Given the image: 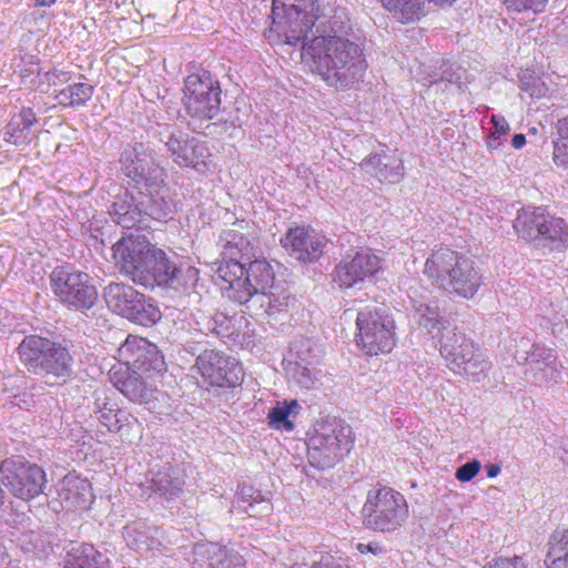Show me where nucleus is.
I'll return each mask as SVG.
<instances>
[{"instance_id":"nucleus-1","label":"nucleus","mask_w":568,"mask_h":568,"mask_svg":"<svg viewBox=\"0 0 568 568\" xmlns=\"http://www.w3.org/2000/svg\"><path fill=\"white\" fill-rule=\"evenodd\" d=\"M301 55L310 71L335 91L356 87L368 68L363 49L346 37L345 22L336 14L304 42Z\"/></svg>"},{"instance_id":"nucleus-2","label":"nucleus","mask_w":568,"mask_h":568,"mask_svg":"<svg viewBox=\"0 0 568 568\" xmlns=\"http://www.w3.org/2000/svg\"><path fill=\"white\" fill-rule=\"evenodd\" d=\"M252 241L237 231H230L224 245V258L217 268L222 290L237 304H246L253 297L267 298L275 282V271L266 258H254Z\"/></svg>"},{"instance_id":"nucleus-3","label":"nucleus","mask_w":568,"mask_h":568,"mask_svg":"<svg viewBox=\"0 0 568 568\" xmlns=\"http://www.w3.org/2000/svg\"><path fill=\"white\" fill-rule=\"evenodd\" d=\"M425 276L449 294L471 298L483 284V275L474 258L448 245L435 247L424 264Z\"/></svg>"},{"instance_id":"nucleus-4","label":"nucleus","mask_w":568,"mask_h":568,"mask_svg":"<svg viewBox=\"0 0 568 568\" xmlns=\"http://www.w3.org/2000/svg\"><path fill=\"white\" fill-rule=\"evenodd\" d=\"M321 14L317 0H273L272 24L265 37L272 45L296 44Z\"/></svg>"},{"instance_id":"nucleus-5","label":"nucleus","mask_w":568,"mask_h":568,"mask_svg":"<svg viewBox=\"0 0 568 568\" xmlns=\"http://www.w3.org/2000/svg\"><path fill=\"white\" fill-rule=\"evenodd\" d=\"M361 513L366 528L378 532H393L407 520L409 506L398 490L386 485H376L367 491Z\"/></svg>"},{"instance_id":"nucleus-6","label":"nucleus","mask_w":568,"mask_h":568,"mask_svg":"<svg viewBox=\"0 0 568 568\" xmlns=\"http://www.w3.org/2000/svg\"><path fill=\"white\" fill-rule=\"evenodd\" d=\"M397 341L395 320L384 308L366 306L357 313L354 342L365 356L387 355Z\"/></svg>"},{"instance_id":"nucleus-7","label":"nucleus","mask_w":568,"mask_h":568,"mask_svg":"<svg viewBox=\"0 0 568 568\" xmlns=\"http://www.w3.org/2000/svg\"><path fill=\"white\" fill-rule=\"evenodd\" d=\"M514 229L526 241L541 240L551 248L568 247V223L542 206H528L518 211Z\"/></svg>"},{"instance_id":"nucleus-8","label":"nucleus","mask_w":568,"mask_h":568,"mask_svg":"<svg viewBox=\"0 0 568 568\" xmlns=\"http://www.w3.org/2000/svg\"><path fill=\"white\" fill-rule=\"evenodd\" d=\"M221 87L209 71L193 72L184 79L183 105L195 121L214 119L221 111Z\"/></svg>"},{"instance_id":"nucleus-9","label":"nucleus","mask_w":568,"mask_h":568,"mask_svg":"<svg viewBox=\"0 0 568 568\" xmlns=\"http://www.w3.org/2000/svg\"><path fill=\"white\" fill-rule=\"evenodd\" d=\"M104 300L111 311L141 326H153L162 317L159 307L125 283H110L104 288Z\"/></svg>"},{"instance_id":"nucleus-10","label":"nucleus","mask_w":568,"mask_h":568,"mask_svg":"<svg viewBox=\"0 0 568 568\" xmlns=\"http://www.w3.org/2000/svg\"><path fill=\"white\" fill-rule=\"evenodd\" d=\"M0 480L13 497L23 501L39 497L48 481L42 467L18 456L1 462Z\"/></svg>"},{"instance_id":"nucleus-11","label":"nucleus","mask_w":568,"mask_h":568,"mask_svg":"<svg viewBox=\"0 0 568 568\" xmlns=\"http://www.w3.org/2000/svg\"><path fill=\"white\" fill-rule=\"evenodd\" d=\"M50 285L60 303L69 308L89 310L98 300L90 275L69 266L54 267L50 273Z\"/></svg>"},{"instance_id":"nucleus-12","label":"nucleus","mask_w":568,"mask_h":568,"mask_svg":"<svg viewBox=\"0 0 568 568\" xmlns=\"http://www.w3.org/2000/svg\"><path fill=\"white\" fill-rule=\"evenodd\" d=\"M197 280V268L194 266L183 268L175 265L168 254L154 244L138 284L143 286L156 284L178 288L186 286L189 281L195 283Z\"/></svg>"},{"instance_id":"nucleus-13","label":"nucleus","mask_w":568,"mask_h":568,"mask_svg":"<svg viewBox=\"0 0 568 568\" xmlns=\"http://www.w3.org/2000/svg\"><path fill=\"white\" fill-rule=\"evenodd\" d=\"M194 368L207 387L234 388L242 382L243 372L239 362L221 351H202Z\"/></svg>"},{"instance_id":"nucleus-14","label":"nucleus","mask_w":568,"mask_h":568,"mask_svg":"<svg viewBox=\"0 0 568 568\" xmlns=\"http://www.w3.org/2000/svg\"><path fill=\"white\" fill-rule=\"evenodd\" d=\"M383 258L372 248L365 247L347 254L335 266L333 283L341 290H348L383 271Z\"/></svg>"},{"instance_id":"nucleus-15","label":"nucleus","mask_w":568,"mask_h":568,"mask_svg":"<svg viewBox=\"0 0 568 568\" xmlns=\"http://www.w3.org/2000/svg\"><path fill=\"white\" fill-rule=\"evenodd\" d=\"M166 148L173 162L182 169H192L205 174L213 165L214 155L209 142L187 133L171 134Z\"/></svg>"},{"instance_id":"nucleus-16","label":"nucleus","mask_w":568,"mask_h":568,"mask_svg":"<svg viewBox=\"0 0 568 568\" xmlns=\"http://www.w3.org/2000/svg\"><path fill=\"white\" fill-rule=\"evenodd\" d=\"M162 372H140L129 369L122 365H114L110 369V381L113 386L129 400L149 404L155 399L158 393L156 382Z\"/></svg>"},{"instance_id":"nucleus-17","label":"nucleus","mask_w":568,"mask_h":568,"mask_svg":"<svg viewBox=\"0 0 568 568\" xmlns=\"http://www.w3.org/2000/svg\"><path fill=\"white\" fill-rule=\"evenodd\" d=\"M440 354L447 366L456 374L474 376L484 373L489 366L473 342L455 333L443 342Z\"/></svg>"},{"instance_id":"nucleus-18","label":"nucleus","mask_w":568,"mask_h":568,"mask_svg":"<svg viewBox=\"0 0 568 568\" xmlns=\"http://www.w3.org/2000/svg\"><path fill=\"white\" fill-rule=\"evenodd\" d=\"M153 246L144 236H123L112 246L114 265L138 284Z\"/></svg>"},{"instance_id":"nucleus-19","label":"nucleus","mask_w":568,"mask_h":568,"mask_svg":"<svg viewBox=\"0 0 568 568\" xmlns=\"http://www.w3.org/2000/svg\"><path fill=\"white\" fill-rule=\"evenodd\" d=\"M118 365L140 372H162L163 356L159 347L146 338L138 335H128L118 348Z\"/></svg>"},{"instance_id":"nucleus-20","label":"nucleus","mask_w":568,"mask_h":568,"mask_svg":"<svg viewBox=\"0 0 568 568\" xmlns=\"http://www.w3.org/2000/svg\"><path fill=\"white\" fill-rule=\"evenodd\" d=\"M280 243L298 261L314 262L323 255L327 240L310 226L295 225L286 231Z\"/></svg>"},{"instance_id":"nucleus-21","label":"nucleus","mask_w":568,"mask_h":568,"mask_svg":"<svg viewBox=\"0 0 568 568\" xmlns=\"http://www.w3.org/2000/svg\"><path fill=\"white\" fill-rule=\"evenodd\" d=\"M94 415L97 420L109 433L119 434L122 438H129L135 426L140 427L139 419L132 414L121 410L118 403L110 397L97 398L94 402Z\"/></svg>"},{"instance_id":"nucleus-22","label":"nucleus","mask_w":568,"mask_h":568,"mask_svg":"<svg viewBox=\"0 0 568 568\" xmlns=\"http://www.w3.org/2000/svg\"><path fill=\"white\" fill-rule=\"evenodd\" d=\"M59 497L67 510L75 513L89 510L95 499L92 483L74 474H68L62 479Z\"/></svg>"},{"instance_id":"nucleus-23","label":"nucleus","mask_w":568,"mask_h":568,"mask_svg":"<svg viewBox=\"0 0 568 568\" xmlns=\"http://www.w3.org/2000/svg\"><path fill=\"white\" fill-rule=\"evenodd\" d=\"M359 166L381 183L396 184L404 178V162L396 155L369 154Z\"/></svg>"},{"instance_id":"nucleus-24","label":"nucleus","mask_w":568,"mask_h":568,"mask_svg":"<svg viewBox=\"0 0 568 568\" xmlns=\"http://www.w3.org/2000/svg\"><path fill=\"white\" fill-rule=\"evenodd\" d=\"M315 449L323 450L329 459L336 458L343 449L348 450L354 442L352 427L337 423L323 427L322 433L313 437Z\"/></svg>"},{"instance_id":"nucleus-25","label":"nucleus","mask_w":568,"mask_h":568,"mask_svg":"<svg viewBox=\"0 0 568 568\" xmlns=\"http://www.w3.org/2000/svg\"><path fill=\"white\" fill-rule=\"evenodd\" d=\"M38 122L34 110L30 106H23L13 114L4 126V142L16 146L28 145L32 141L30 132L31 126Z\"/></svg>"},{"instance_id":"nucleus-26","label":"nucleus","mask_w":568,"mask_h":568,"mask_svg":"<svg viewBox=\"0 0 568 568\" xmlns=\"http://www.w3.org/2000/svg\"><path fill=\"white\" fill-rule=\"evenodd\" d=\"M53 342L47 337L31 334L26 336L17 348L20 362L29 372L38 373Z\"/></svg>"},{"instance_id":"nucleus-27","label":"nucleus","mask_w":568,"mask_h":568,"mask_svg":"<svg viewBox=\"0 0 568 568\" xmlns=\"http://www.w3.org/2000/svg\"><path fill=\"white\" fill-rule=\"evenodd\" d=\"M73 357L69 348L59 342H53L40 371L57 378L69 376L72 371Z\"/></svg>"},{"instance_id":"nucleus-28","label":"nucleus","mask_w":568,"mask_h":568,"mask_svg":"<svg viewBox=\"0 0 568 568\" xmlns=\"http://www.w3.org/2000/svg\"><path fill=\"white\" fill-rule=\"evenodd\" d=\"M102 554L91 544H74L67 551L63 568H100Z\"/></svg>"},{"instance_id":"nucleus-29","label":"nucleus","mask_w":568,"mask_h":568,"mask_svg":"<svg viewBox=\"0 0 568 568\" xmlns=\"http://www.w3.org/2000/svg\"><path fill=\"white\" fill-rule=\"evenodd\" d=\"M93 92V85L78 82L60 90L55 99L62 106L79 108L84 105L92 98Z\"/></svg>"},{"instance_id":"nucleus-30","label":"nucleus","mask_w":568,"mask_h":568,"mask_svg":"<svg viewBox=\"0 0 568 568\" xmlns=\"http://www.w3.org/2000/svg\"><path fill=\"white\" fill-rule=\"evenodd\" d=\"M124 174L135 182L146 178L148 162L136 149L125 150L120 159Z\"/></svg>"},{"instance_id":"nucleus-31","label":"nucleus","mask_w":568,"mask_h":568,"mask_svg":"<svg viewBox=\"0 0 568 568\" xmlns=\"http://www.w3.org/2000/svg\"><path fill=\"white\" fill-rule=\"evenodd\" d=\"M557 138L552 144V161L557 168L568 171V115L556 124Z\"/></svg>"},{"instance_id":"nucleus-32","label":"nucleus","mask_w":568,"mask_h":568,"mask_svg":"<svg viewBox=\"0 0 568 568\" xmlns=\"http://www.w3.org/2000/svg\"><path fill=\"white\" fill-rule=\"evenodd\" d=\"M298 407L300 404L296 399L278 402L267 415L270 426L275 429L292 432L295 425L290 419V415Z\"/></svg>"},{"instance_id":"nucleus-33","label":"nucleus","mask_w":568,"mask_h":568,"mask_svg":"<svg viewBox=\"0 0 568 568\" xmlns=\"http://www.w3.org/2000/svg\"><path fill=\"white\" fill-rule=\"evenodd\" d=\"M549 0H503L508 13H544Z\"/></svg>"},{"instance_id":"nucleus-34","label":"nucleus","mask_w":568,"mask_h":568,"mask_svg":"<svg viewBox=\"0 0 568 568\" xmlns=\"http://www.w3.org/2000/svg\"><path fill=\"white\" fill-rule=\"evenodd\" d=\"M184 480L171 474H164L156 481L158 490L166 498H172L182 493Z\"/></svg>"},{"instance_id":"nucleus-35","label":"nucleus","mask_w":568,"mask_h":568,"mask_svg":"<svg viewBox=\"0 0 568 568\" xmlns=\"http://www.w3.org/2000/svg\"><path fill=\"white\" fill-rule=\"evenodd\" d=\"M547 567L568 568V551L550 545L547 554Z\"/></svg>"},{"instance_id":"nucleus-36","label":"nucleus","mask_w":568,"mask_h":568,"mask_svg":"<svg viewBox=\"0 0 568 568\" xmlns=\"http://www.w3.org/2000/svg\"><path fill=\"white\" fill-rule=\"evenodd\" d=\"M480 462L474 459L458 467L455 477L460 483L470 481L474 477L478 475V473L480 471Z\"/></svg>"},{"instance_id":"nucleus-37","label":"nucleus","mask_w":568,"mask_h":568,"mask_svg":"<svg viewBox=\"0 0 568 568\" xmlns=\"http://www.w3.org/2000/svg\"><path fill=\"white\" fill-rule=\"evenodd\" d=\"M484 568H526L523 559L518 556L513 558L497 557Z\"/></svg>"},{"instance_id":"nucleus-38","label":"nucleus","mask_w":568,"mask_h":568,"mask_svg":"<svg viewBox=\"0 0 568 568\" xmlns=\"http://www.w3.org/2000/svg\"><path fill=\"white\" fill-rule=\"evenodd\" d=\"M224 568H245L246 561L239 552H226L224 559L221 561Z\"/></svg>"},{"instance_id":"nucleus-39","label":"nucleus","mask_w":568,"mask_h":568,"mask_svg":"<svg viewBox=\"0 0 568 568\" xmlns=\"http://www.w3.org/2000/svg\"><path fill=\"white\" fill-rule=\"evenodd\" d=\"M490 121L494 125V133L506 138L510 132V126L507 120L498 114H493Z\"/></svg>"},{"instance_id":"nucleus-40","label":"nucleus","mask_w":568,"mask_h":568,"mask_svg":"<svg viewBox=\"0 0 568 568\" xmlns=\"http://www.w3.org/2000/svg\"><path fill=\"white\" fill-rule=\"evenodd\" d=\"M16 72L21 79L26 80L33 74H39V65L36 61L31 60L24 67H19Z\"/></svg>"},{"instance_id":"nucleus-41","label":"nucleus","mask_w":568,"mask_h":568,"mask_svg":"<svg viewBox=\"0 0 568 568\" xmlns=\"http://www.w3.org/2000/svg\"><path fill=\"white\" fill-rule=\"evenodd\" d=\"M356 549L362 555H365L367 552H372L373 555H379L384 551V548L378 542H369V544L359 542V544H357Z\"/></svg>"},{"instance_id":"nucleus-42","label":"nucleus","mask_w":568,"mask_h":568,"mask_svg":"<svg viewBox=\"0 0 568 568\" xmlns=\"http://www.w3.org/2000/svg\"><path fill=\"white\" fill-rule=\"evenodd\" d=\"M550 545L557 548H562V550L568 551V528L561 532L556 534L552 537Z\"/></svg>"},{"instance_id":"nucleus-43","label":"nucleus","mask_w":568,"mask_h":568,"mask_svg":"<svg viewBox=\"0 0 568 568\" xmlns=\"http://www.w3.org/2000/svg\"><path fill=\"white\" fill-rule=\"evenodd\" d=\"M504 139H505L504 136L491 132L486 138V146H487V149L489 151H494V150L499 149L501 146L503 142H504Z\"/></svg>"},{"instance_id":"nucleus-44","label":"nucleus","mask_w":568,"mask_h":568,"mask_svg":"<svg viewBox=\"0 0 568 568\" xmlns=\"http://www.w3.org/2000/svg\"><path fill=\"white\" fill-rule=\"evenodd\" d=\"M48 81L52 84H57L58 82H65L68 80V74L62 71L53 70L47 73Z\"/></svg>"},{"instance_id":"nucleus-45","label":"nucleus","mask_w":568,"mask_h":568,"mask_svg":"<svg viewBox=\"0 0 568 568\" xmlns=\"http://www.w3.org/2000/svg\"><path fill=\"white\" fill-rule=\"evenodd\" d=\"M526 144V136L523 133H517L511 139V145L515 149H521Z\"/></svg>"},{"instance_id":"nucleus-46","label":"nucleus","mask_w":568,"mask_h":568,"mask_svg":"<svg viewBox=\"0 0 568 568\" xmlns=\"http://www.w3.org/2000/svg\"><path fill=\"white\" fill-rule=\"evenodd\" d=\"M311 568H351L348 565L317 562Z\"/></svg>"},{"instance_id":"nucleus-47","label":"nucleus","mask_w":568,"mask_h":568,"mask_svg":"<svg viewBox=\"0 0 568 568\" xmlns=\"http://www.w3.org/2000/svg\"><path fill=\"white\" fill-rule=\"evenodd\" d=\"M546 91H547V88L544 85V83H541L539 87H536L530 92V95L531 97H536V98H540V97L545 95Z\"/></svg>"},{"instance_id":"nucleus-48","label":"nucleus","mask_w":568,"mask_h":568,"mask_svg":"<svg viewBox=\"0 0 568 568\" xmlns=\"http://www.w3.org/2000/svg\"><path fill=\"white\" fill-rule=\"evenodd\" d=\"M499 471H500V467L498 465L491 464V465L487 466V476L489 478L496 477L499 474Z\"/></svg>"},{"instance_id":"nucleus-49","label":"nucleus","mask_w":568,"mask_h":568,"mask_svg":"<svg viewBox=\"0 0 568 568\" xmlns=\"http://www.w3.org/2000/svg\"><path fill=\"white\" fill-rule=\"evenodd\" d=\"M39 7H51L55 4L57 0H34Z\"/></svg>"}]
</instances>
